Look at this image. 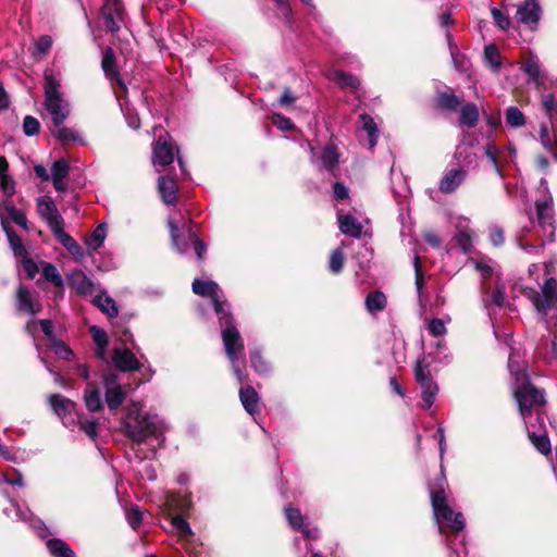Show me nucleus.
Listing matches in <instances>:
<instances>
[{"label": "nucleus", "mask_w": 557, "mask_h": 557, "mask_svg": "<svg viewBox=\"0 0 557 557\" xmlns=\"http://www.w3.org/2000/svg\"><path fill=\"white\" fill-rule=\"evenodd\" d=\"M536 218L540 226L552 234L553 232V207L552 200L545 198L542 201H536Z\"/></svg>", "instance_id": "412c9836"}, {"label": "nucleus", "mask_w": 557, "mask_h": 557, "mask_svg": "<svg viewBox=\"0 0 557 557\" xmlns=\"http://www.w3.org/2000/svg\"><path fill=\"white\" fill-rule=\"evenodd\" d=\"M54 352L64 360H71L74 356L73 351L61 342H53Z\"/></svg>", "instance_id": "774afa93"}, {"label": "nucleus", "mask_w": 557, "mask_h": 557, "mask_svg": "<svg viewBox=\"0 0 557 557\" xmlns=\"http://www.w3.org/2000/svg\"><path fill=\"white\" fill-rule=\"evenodd\" d=\"M174 161V146L169 141L168 137L159 136L152 146V164L153 166L164 168Z\"/></svg>", "instance_id": "9b49d317"}, {"label": "nucleus", "mask_w": 557, "mask_h": 557, "mask_svg": "<svg viewBox=\"0 0 557 557\" xmlns=\"http://www.w3.org/2000/svg\"><path fill=\"white\" fill-rule=\"evenodd\" d=\"M37 210L42 219H45L52 233L64 226V221L58 212L57 207L51 198L44 196L37 200Z\"/></svg>", "instance_id": "1a4fd4ad"}, {"label": "nucleus", "mask_w": 557, "mask_h": 557, "mask_svg": "<svg viewBox=\"0 0 557 557\" xmlns=\"http://www.w3.org/2000/svg\"><path fill=\"white\" fill-rule=\"evenodd\" d=\"M343 264H344V255L341 249H335L330 257V262H329L330 270L333 273H339L343 269Z\"/></svg>", "instance_id": "4d7b16f0"}, {"label": "nucleus", "mask_w": 557, "mask_h": 557, "mask_svg": "<svg viewBox=\"0 0 557 557\" xmlns=\"http://www.w3.org/2000/svg\"><path fill=\"white\" fill-rule=\"evenodd\" d=\"M123 7L121 0H104L102 7V17L106 28L109 32H117L123 23Z\"/></svg>", "instance_id": "9d476101"}, {"label": "nucleus", "mask_w": 557, "mask_h": 557, "mask_svg": "<svg viewBox=\"0 0 557 557\" xmlns=\"http://www.w3.org/2000/svg\"><path fill=\"white\" fill-rule=\"evenodd\" d=\"M112 361L121 371H134L140 367L138 359L128 348L116 347L112 355Z\"/></svg>", "instance_id": "6ab92c4d"}, {"label": "nucleus", "mask_w": 557, "mask_h": 557, "mask_svg": "<svg viewBox=\"0 0 557 557\" xmlns=\"http://www.w3.org/2000/svg\"><path fill=\"white\" fill-rule=\"evenodd\" d=\"M143 406L133 403L122 419V431L134 443L141 444L148 438H154L158 446L164 443V433L168 430L165 422L157 414L143 413Z\"/></svg>", "instance_id": "f03ea898"}, {"label": "nucleus", "mask_w": 557, "mask_h": 557, "mask_svg": "<svg viewBox=\"0 0 557 557\" xmlns=\"http://www.w3.org/2000/svg\"><path fill=\"white\" fill-rule=\"evenodd\" d=\"M492 16L495 22V24L502 28L507 29L510 25V20L507 15H505L500 10L498 9H492Z\"/></svg>", "instance_id": "0e129e2a"}, {"label": "nucleus", "mask_w": 557, "mask_h": 557, "mask_svg": "<svg viewBox=\"0 0 557 557\" xmlns=\"http://www.w3.org/2000/svg\"><path fill=\"white\" fill-rule=\"evenodd\" d=\"M193 292L196 295L208 297L211 299L214 310L219 315L220 324L222 327V339L225 348L226 356L232 362L234 373L239 382H243L245 374L237 366L238 357L244 351V342L238 330L233 324L232 315L228 311L226 301L221 299L219 285L211 280L195 278L193 282Z\"/></svg>", "instance_id": "f257e3e1"}, {"label": "nucleus", "mask_w": 557, "mask_h": 557, "mask_svg": "<svg viewBox=\"0 0 557 557\" xmlns=\"http://www.w3.org/2000/svg\"><path fill=\"white\" fill-rule=\"evenodd\" d=\"M11 512H14L15 517L18 520L29 521L30 527L37 531L39 536H41V537L47 536V533H48L47 528L44 525V523L39 519H32V513L28 508L22 509L15 502L11 500V508L10 509L5 508L4 513L7 516H10Z\"/></svg>", "instance_id": "aec40b11"}, {"label": "nucleus", "mask_w": 557, "mask_h": 557, "mask_svg": "<svg viewBox=\"0 0 557 557\" xmlns=\"http://www.w3.org/2000/svg\"><path fill=\"white\" fill-rule=\"evenodd\" d=\"M158 189L164 203L173 205L176 201L177 186L172 177L161 176L158 181Z\"/></svg>", "instance_id": "b1692460"}, {"label": "nucleus", "mask_w": 557, "mask_h": 557, "mask_svg": "<svg viewBox=\"0 0 557 557\" xmlns=\"http://www.w3.org/2000/svg\"><path fill=\"white\" fill-rule=\"evenodd\" d=\"M285 516L289 523V525L300 531L305 537L307 539H317L319 535V531L317 528H309L308 524L304 523L302 515L300 513L299 509L293 508V507H286L285 508Z\"/></svg>", "instance_id": "a211bd4d"}, {"label": "nucleus", "mask_w": 557, "mask_h": 557, "mask_svg": "<svg viewBox=\"0 0 557 557\" xmlns=\"http://www.w3.org/2000/svg\"><path fill=\"white\" fill-rule=\"evenodd\" d=\"M85 406L89 411H98L102 408V399L96 384L88 382L84 392Z\"/></svg>", "instance_id": "72a5a7b5"}, {"label": "nucleus", "mask_w": 557, "mask_h": 557, "mask_svg": "<svg viewBox=\"0 0 557 557\" xmlns=\"http://www.w3.org/2000/svg\"><path fill=\"white\" fill-rule=\"evenodd\" d=\"M488 236H490V240L492 242V244L494 246H500L504 244L505 236H504V231L502 227H499L497 225H492L488 228Z\"/></svg>", "instance_id": "e2e57ef3"}, {"label": "nucleus", "mask_w": 557, "mask_h": 557, "mask_svg": "<svg viewBox=\"0 0 557 557\" xmlns=\"http://www.w3.org/2000/svg\"><path fill=\"white\" fill-rule=\"evenodd\" d=\"M5 218L11 219L14 223H16L20 226L26 227V216L21 211L11 206L7 200H3L0 201V219L3 227L7 226L4 222Z\"/></svg>", "instance_id": "7c9ffc66"}, {"label": "nucleus", "mask_w": 557, "mask_h": 557, "mask_svg": "<svg viewBox=\"0 0 557 557\" xmlns=\"http://www.w3.org/2000/svg\"><path fill=\"white\" fill-rule=\"evenodd\" d=\"M428 331L433 336H443L446 334L447 330L445 326V322L442 319H431L428 322Z\"/></svg>", "instance_id": "13d9d810"}, {"label": "nucleus", "mask_w": 557, "mask_h": 557, "mask_svg": "<svg viewBox=\"0 0 557 557\" xmlns=\"http://www.w3.org/2000/svg\"><path fill=\"white\" fill-rule=\"evenodd\" d=\"M490 301L498 307L504 305L505 301V286L496 284L495 289L491 293Z\"/></svg>", "instance_id": "69168bd1"}, {"label": "nucleus", "mask_w": 557, "mask_h": 557, "mask_svg": "<svg viewBox=\"0 0 557 557\" xmlns=\"http://www.w3.org/2000/svg\"><path fill=\"white\" fill-rule=\"evenodd\" d=\"M52 135L62 143H76L79 145H84L85 140L83 136L79 134V132L72 127H65V126H59L55 127V129L51 131Z\"/></svg>", "instance_id": "c9c22d12"}, {"label": "nucleus", "mask_w": 557, "mask_h": 557, "mask_svg": "<svg viewBox=\"0 0 557 557\" xmlns=\"http://www.w3.org/2000/svg\"><path fill=\"white\" fill-rule=\"evenodd\" d=\"M542 17V8L537 0H524L517 7L516 18L519 23L536 28Z\"/></svg>", "instance_id": "6e6552de"}, {"label": "nucleus", "mask_w": 557, "mask_h": 557, "mask_svg": "<svg viewBox=\"0 0 557 557\" xmlns=\"http://www.w3.org/2000/svg\"><path fill=\"white\" fill-rule=\"evenodd\" d=\"M101 66H102V70L106 74V76L110 79V81H116L121 86H122V82L121 79L119 78V73L115 69V57H114V52L111 48H107L104 51H103V55H102V61H101Z\"/></svg>", "instance_id": "f704fd0d"}, {"label": "nucleus", "mask_w": 557, "mask_h": 557, "mask_svg": "<svg viewBox=\"0 0 557 557\" xmlns=\"http://www.w3.org/2000/svg\"><path fill=\"white\" fill-rule=\"evenodd\" d=\"M239 398L245 408V410L255 414L259 409V395L256 389L251 386H243L239 389Z\"/></svg>", "instance_id": "c85d7f7f"}, {"label": "nucleus", "mask_w": 557, "mask_h": 557, "mask_svg": "<svg viewBox=\"0 0 557 557\" xmlns=\"http://www.w3.org/2000/svg\"><path fill=\"white\" fill-rule=\"evenodd\" d=\"M171 524L180 541L188 542L193 536V531L189 527V523L181 516H173L171 518Z\"/></svg>", "instance_id": "4c0bfd02"}, {"label": "nucleus", "mask_w": 557, "mask_h": 557, "mask_svg": "<svg viewBox=\"0 0 557 557\" xmlns=\"http://www.w3.org/2000/svg\"><path fill=\"white\" fill-rule=\"evenodd\" d=\"M47 547L55 557H75V553L69 545L59 539H52L47 542Z\"/></svg>", "instance_id": "a19ab883"}, {"label": "nucleus", "mask_w": 557, "mask_h": 557, "mask_svg": "<svg viewBox=\"0 0 557 557\" xmlns=\"http://www.w3.org/2000/svg\"><path fill=\"white\" fill-rule=\"evenodd\" d=\"M480 116L476 104L469 102L461 107L459 114V125L472 128L478 124Z\"/></svg>", "instance_id": "2f4dec72"}, {"label": "nucleus", "mask_w": 557, "mask_h": 557, "mask_svg": "<svg viewBox=\"0 0 557 557\" xmlns=\"http://www.w3.org/2000/svg\"><path fill=\"white\" fill-rule=\"evenodd\" d=\"M543 425L544 423L541 425L540 422L532 421L531 424L525 425V428L528 436L535 448L543 455H547L550 453L552 447L548 436L543 431Z\"/></svg>", "instance_id": "f3484780"}, {"label": "nucleus", "mask_w": 557, "mask_h": 557, "mask_svg": "<svg viewBox=\"0 0 557 557\" xmlns=\"http://www.w3.org/2000/svg\"><path fill=\"white\" fill-rule=\"evenodd\" d=\"M39 128H40V123L36 117L30 116V115H27L24 117L23 132L26 136H34V135L38 134Z\"/></svg>", "instance_id": "5fc2aeb1"}, {"label": "nucleus", "mask_w": 557, "mask_h": 557, "mask_svg": "<svg viewBox=\"0 0 557 557\" xmlns=\"http://www.w3.org/2000/svg\"><path fill=\"white\" fill-rule=\"evenodd\" d=\"M515 397L519 405L520 416L524 424L529 425L532 421L543 424V417L541 414V407L545 403L544 393L535 388L529 383L522 382L515 392Z\"/></svg>", "instance_id": "39448f33"}, {"label": "nucleus", "mask_w": 557, "mask_h": 557, "mask_svg": "<svg viewBox=\"0 0 557 557\" xmlns=\"http://www.w3.org/2000/svg\"><path fill=\"white\" fill-rule=\"evenodd\" d=\"M457 228L455 240L463 252H469L472 248L474 232L468 226V220L466 219L458 224Z\"/></svg>", "instance_id": "cd10ccee"}, {"label": "nucleus", "mask_w": 557, "mask_h": 557, "mask_svg": "<svg viewBox=\"0 0 557 557\" xmlns=\"http://www.w3.org/2000/svg\"><path fill=\"white\" fill-rule=\"evenodd\" d=\"M484 150H485L486 157L492 162L495 171L497 173H500V160H499L500 150L496 146L491 145V144L486 145Z\"/></svg>", "instance_id": "6e6d98bb"}, {"label": "nucleus", "mask_w": 557, "mask_h": 557, "mask_svg": "<svg viewBox=\"0 0 557 557\" xmlns=\"http://www.w3.org/2000/svg\"><path fill=\"white\" fill-rule=\"evenodd\" d=\"M523 71L532 81H537L541 75V67L537 58H528L523 63Z\"/></svg>", "instance_id": "8fccbe9b"}, {"label": "nucleus", "mask_w": 557, "mask_h": 557, "mask_svg": "<svg viewBox=\"0 0 557 557\" xmlns=\"http://www.w3.org/2000/svg\"><path fill=\"white\" fill-rule=\"evenodd\" d=\"M8 162L5 158L0 157V188L5 198H10L15 193L13 180L7 174Z\"/></svg>", "instance_id": "e433bc0d"}, {"label": "nucleus", "mask_w": 557, "mask_h": 557, "mask_svg": "<svg viewBox=\"0 0 557 557\" xmlns=\"http://www.w3.org/2000/svg\"><path fill=\"white\" fill-rule=\"evenodd\" d=\"M250 360L253 369L258 373H267L269 371L268 363L262 359L259 351H252L250 355Z\"/></svg>", "instance_id": "680f3d73"}, {"label": "nucleus", "mask_w": 557, "mask_h": 557, "mask_svg": "<svg viewBox=\"0 0 557 557\" xmlns=\"http://www.w3.org/2000/svg\"><path fill=\"white\" fill-rule=\"evenodd\" d=\"M332 79L342 87L357 88L359 86V81L357 77L343 71H334L332 74Z\"/></svg>", "instance_id": "de8ad7c7"}, {"label": "nucleus", "mask_w": 557, "mask_h": 557, "mask_svg": "<svg viewBox=\"0 0 557 557\" xmlns=\"http://www.w3.org/2000/svg\"><path fill=\"white\" fill-rule=\"evenodd\" d=\"M358 128L368 135V146L373 149L377 141L379 131L374 120L368 114H361L358 121Z\"/></svg>", "instance_id": "c756f323"}, {"label": "nucleus", "mask_w": 557, "mask_h": 557, "mask_svg": "<svg viewBox=\"0 0 557 557\" xmlns=\"http://www.w3.org/2000/svg\"><path fill=\"white\" fill-rule=\"evenodd\" d=\"M169 226L171 231L172 243L180 253L188 251L189 247L193 246L194 250L201 261L207 247L201 242L195 231V224L193 222H184L180 228L174 219H169Z\"/></svg>", "instance_id": "423d86ee"}, {"label": "nucleus", "mask_w": 557, "mask_h": 557, "mask_svg": "<svg viewBox=\"0 0 557 557\" xmlns=\"http://www.w3.org/2000/svg\"><path fill=\"white\" fill-rule=\"evenodd\" d=\"M70 166L64 159L57 160L51 168V177L53 181V186L57 190L63 191L66 188L64 183V178L69 174Z\"/></svg>", "instance_id": "a878e982"}, {"label": "nucleus", "mask_w": 557, "mask_h": 557, "mask_svg": "<svg viewBox=\"0 0 557 557\" xmlns=\"http://www.w3.org/2000/svg\"><path fill=\"white\" fill-rule=\"evenodd\" d=\"M42 274L47 281L53 283L55 286L60 287L63 285L62 276L53 264L45 263L42 267Z\"/></svg>", "instance_id": "3c124183"}, {"label": "nucleus", "mask_w": 557, "mask_h": 557, "mask_svg": "<svg viewBox=\"0 0 557 557\" xmlns=\"http://www.w3.org/2000/svg\"><path fill=\"white\" fill-rule=\"evenodd\" d=\"M447 485L444 473L430 484V495L433 513L436 522H445L454 532L458 533L465 529L466 520L461 512H455L447 504L445 487Z\"/></svg>", "instance_id": "7ed1b4c3"}, {"label": "nucleus", "mask_w": 557, "mask_h": 557, "mask_svg": "<svg viewBox=\"0 0 557 557\" xmlns=\"http://www.w3.org/2000/svg\"><path fill=\"white\" fill-rule=\"evenodd\" d=\"M484 58L487 64L497 71L500 66L499 52L495 46H486L484 49Z\"/></svg>", "instance_id": "864d4df0"}, {"label": "nucleus", "mask_w": 557, "mask_h": 557, "mask_svg": "<svg viewBox=\"0 0 557 557\" xmlns=\"http://www.w3.org/2000/svg\"><path fill=\"white\" fill-rule=\"evenodd\" d=\"M49 400L52 409L62 419L65 425L74 422L73 414L76 407L74 401L61 395H52Z\"/></svg>", "instance_id": "dca6fc26"}, {"label": "nucleus", "mask_w": 557, "mask_h": 557, "mask_svg": "<svg viewBox=\"0 0 557 557\" xmlns=\"http://www.w3.org/2000/svg\"><path fill=\"white\" fill-rule=\"evenodd\" d=\"M505 117L506 123L512 127H521L525 123L523 113L517 107H509Z\"/></svg>", "instance_id": "09e8293b"}, {"label": "nucleus", "mask_w": 557, "mask_h": 557, "mask_svg": "<svg viewBox=\"0 0 557 557\" xmlns=\"http://www.w3.org/2000/svg\"><path fill=\"white\" fill-rule=\"evenodd\" d=\"M53 235L74 258L81 259L84 257L83 248L72 236L64 232V227L58 230Z\"/></svg>", "instance_id": "473e14b6"}, {"label": "nucleus", "mask_w": 557, "mask_h": 557, "mask_svg": "<svg viewBox=\"0 0 557 557\" xmlns=\"http://www.w3.org/2000/svg\"><path fill=\"white\" fill-rule=\"evenodd\" d=\"M556 294L557 281L550 277L545 282L542 294H536L533 298V305L536 310L543 315H546L548 310L553 307L554 300H556Z\"/></svg>", "instance_id": "f8f14e48"}, {"label": "nucleus", "mask_w": 557, "mask_h": 557, "mask_svg": "<svg viewBox=\"0 0 557 557\" xmlns=\"http://www.w3.org/2000/svg\"><path fill=\"white\" fill-rule=\"evenodd\" d=\"M89 331H90L94 342L96 343V345L98 347L97 356L99 358L103 359L104 355H106V349L108 346L107 333L98 326H91Z\"/></svg>", "instance_id": "79ce46f5"}, {"label": "nucleus", "mask_w": 557, "mask_h": 557, "mask_svg": "<svg viewBox=\"0 0 557 557\" xmlns=\"http://www.w3.org/2000/svg\"><path fill=\"white\" fill-rule=\"evenodd\" d=\"M337 221L342 233L354 238H360L362 234V225L356 218H354L351 214H343L337 212Z\"/></svg>", "instance_id": "4be33fe9"}, {"label": "nucleus", "mask_w": 557, "mask_h": 557, "mask_svg": "<svg viewBox=\"0 0 557 557\" xmlns=\"http://www.w3.org/2000/svg\"><path fill=\"white\" fill-rule=\"evenodd\" d=\"M126 519L133 529H136L143 519V512L139 507L133 506L126 511Z\"/></svg>", "instance_id": "052dcab7"}, {"label": "nucleus", "mask_w": 557, "mask_h": 557, "mask_svg": "<svg viewBox=\"0 0 557 557\" xmlns=\"http://www.w3.org/2000/svg\"><path fill=\"white\" fill-rule=\"evenodd\" d=\"M95 305L109 317H116L119 313L115 301L107 295H98L94 300Z\"/></svg>", "instance_id": "c03bdc74"}, {"label": "nucleus", "mask_w": 557, "mask_h": 557, "mask_svg": "<svg viewBox=\"0 0 557 557\" xmlns=\"http://www.w3.org/2000/svg\"><path fill=\"white\" fill-rule=\"evenodd\" d=\"M107 236L106 224H99L87 237L86 245L90 250H97L104 242Z\"/></svg>", "instance_id": "37998d69"}, {"label": "nucleus", "mask_w": 557, "mask_h": 557, "mask_svg": "<svg viewBox=\"0 0 557 557\" xmlns=\"http://www.w3.org/2000/svg\"><path fill=\"white\" fill-rule=\"evenodd\" d=\"M540 140L542 146L549 152L555 153V138L550 134L546 124H542L540 127Z\"/></svg>", "instance_id": "603ef678"}, {"label": "nucleus", "mask_w": 557, "mask_h": 557, "mask_svg": "<svg viewBox=\"0 0 557 557\" xmlns=\"http://www.w3.org/2000/svg\"><path fill=\"white\" fill-rule=\"evenodd\" d=\"M311 161L319 169L333 171L338 163V153L334 146H325L321 151H317L315 148L310 147Z\"/></svg>", "instance_id": "2eb2a0df"}, {"label": "nucleus", "mask_w": 557, "mask_h": 557, "mask_svg": "<svg viewBox=\"0 0 557 557\" xmlns=\"http://www.w3.org/2000/svg\"><path fill=\"white\" fill-rule=\"evenodd\" d=\"M121 109L124 112V115H125V119H126V122H127L128 126L134 128V129L139 128L140 121H139L138 114L135 111H133L127 106V103H124V104L121 103Z\"/></svg>", "instance_id": "bf43d9fd"}, {"label": "nucleus", "mask_w": 557, "mask_h": 557, "mask_svg": "<svg viewBox=\"0 0 557 557\" xmlns=\"http://www.w3.org/2000/svg\"><path fill=\"white\" fill-rule=\"evenodd\" d=\"M4 231L7 233L10 246L14 252V255L18 258H25L27 256V250L22 243L20 236H17L12 230L4 226Z\"/></svg>", "instance_id": "a18cd8bd"}, {"label": "nucleus", "mask_w": 557, "mask_h": 557, "mask_svg": "<svg viewBox=\"0 0 557 557\" xmlns=\"http://www.w3.org/2000/svg\"><path fill=\"white\" fill-rule=\"evenodd\" d=\"M468 172L463 168L446 170L440 181L438 189L443 194H451L466 181Z\"/></svg>", "instance_id": "4468645a"}, {"label": "nucleus", "mask_w": 557, "mask_h": 557, "mask_svg": "<svg viewBox=\"0 0 557 557\" xmlns=\"http://www.w3.org/2000/svg\"><path fill=\"white\" fill-rule=\"evenodd\" d=\"M414 377L422 389V400L425 408H430L435 401L438 392L437 384L433 381L429 364L419 359L414 366Z\"/></svg>", "instance_id": "0eeeda50"}, {"label": "nucleus", "mask_w": 557, "mask_h": 557, "mask_svg": "<svg viewBox=\"0 0 557 557\" xmlns=\"http://www.w3.org/2000/svg\"><path fill=\"white\" fill-rule=\"evenodd\" d=\"M17 306L21 311L29 314H36L41 309L40 304L33 301L30 292L23 285H20L17 290Z\"/></svg>", "instance_id": "393cba45"}, {"label": "nucleus", "mask_w": 557, "mask_h": 557, "mask_svg": "<svg viewBox=\"0 0 557 557\" xmlns=\"http://www.w3.org/2000/svg\"><path fill=\"white\" fill-rule=\"evenodd\" d=\"M69 283L79 295H88L94 292L92 281L81 270L71 273Z\"/></svg>", "instance_id": "5701e85b"}, {"label": "nucleus", "mask_w": 557, "mask_h": 557, "mask_svg": "<svg viewBox=\"0 0 557 557\" xmlns=\"http://www.w3.org/2000/svg\"><path fill=\"white\" fill-rule=\"evenodd\" d=\"M437 106L447 111H455L461 104V99L453 92H440L436 97Z\"/></svg>", "instance_id": "ea45409f"}, {"label": "nucleus", "mask_w": 557, "mask_h": 557, "mask_svg": "<svg viewBox=\"0 0 557 557\" xmlns=\"http://www.w3.org/2000/svg\"><path fill=\"white\" fill-rule=\"evenodd\" d=\"M385 306L386 296L382 292H372L366 298V308L372 314L382 311Z\"/></svg>", "instance_id": "58836bf2"}, {"label": "nucleus", "mask_w": 557, "mask_h": 557, "mask_svg": "<svg viewBox=\"0 0 557 557\" xmlns=\"http://www.w3.org/2000/svg\"><path fill=\"white\" fill-rule=\"evenodd\" d=\"M44 78V106L51 116L54 127H59L70 116L71 107L61 92V81L52 72H46Z\"/></svg>", "instance_id": "20e7f679"}, {"label": "nucleus", "mask_w": 557, "mask_h": 557, "mask_svg": "<svg viewBox=\"0 0 557 557\" xmlns=\"http://www.w3.org/2000/svg\"><path fill=\"white\" fill-rule=\"evenodd\" d=\"M104 388L108 407L111 410L117 409L125 398V392L119 383L117 376L115 374H108L104 377Z\"/></svg>", "instance_id": "ddd939ff"}, {"label": "nucleus", "mask_w": 557, "mask_h": 557, "mask_svg": "<svg viewBox=\"0 0 557 557\" xmlns=\"http://www.w3.org/2000/svg\"><path fill=\"white\" fill-rule=\"evenodd\" d=\"M169 515H173L175 511H186L190 507L189 497H176L170 496L166 500Z\"/></svg>", "instance_id": "49530a36"}, {"label": "nucleus", "mask_w": 557, "mask_h": 557, "mask_svg": "<svg viewBox=\"0 0 557 557\" xmlns=\"http://www.w3.org/2000/svg\"><path fill=\"white\" fill-rule=\"evenodd\" d=\"M271 119L272 123L282 131H288L293 128V122L290 121V119L282 114L275 113L272 115Z\"/></svg>", "instance_id": "338daca9"}, {"label": "nucleus", "mask_w": 557, "mask_h": 557, "mask_svg": "<svg viewBox=\"0 0 557 557\" xmlns=\"http://www.w3.org/2000/svg\"><path fill=\"white\" fill-rule=\"evenodd\" d=\"M471 263L473 264L474 269L482 276V280H483L482 289L484 293L487 294L490 290V285L487 284V280L492 278L494 275L497 274V270L493 265V261L490 259H481V260L471 261Z\"/></svg>", "instance_id": "bb28decb"}]
</instances>
